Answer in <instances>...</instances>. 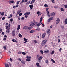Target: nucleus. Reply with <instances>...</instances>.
Wrapping results in <instances>:
<instances>
[{
    "instance_id": "obj_1",
    "label": "nucleus",
    "mask_w": 67,
    "mask_h": 67,
    "mask_svg": "<svg viewBox=\"0 0 67 67\" xmlns=\"http://www.w3.org/2000/svg\"><path fill=\"white\" fill-rule=\"evenodd\" d=\"M46 42H47V40H44L42 41L41 43V45L42 46H44L46 43Z\"/></svg>"
},
{
    "instance_id": "obj_2",
    "label": "nucleus",
    "mask_w": 67,
    "mask_h": 67,
    "mask_svg": "<svg viewBox=\"0 0 67 67\" xmlns=\"http://www.w3.org/2000/svg\"><path fill=\"white\" fill-rule=\"evenodd\" d=\"M47 33L48 35V37H49L50 34H51V29H48Z\"/></svg>"
},
{
    "instance_id": "obj_3",
    "label": "nucleus",
    "mask_w": 67,
    "mask_h": 67,
    "mask_svg": "<svg viewBox=\"0 0 67 67\" xmlns=\"http://www.w3.org/2000/svg\"><path fill=\"white\" fill-rule=\"evenodd\" d=\"M12 35L13 36H15V30H14L12 31Z\"/></svg>"
},
{
    "instance_id": "obj_4",
    "label": "nucleus",
    "mask_w": 67,
    "mask_h": 67,
    "mask_svg": "<svg viewBox=\"0 0 67 67\" xmlns=\"http://www.w3.org/2000/svg\"><path fill=\"white\" fill-rule=\"evenodd\" d=\"M60 21V19H59V18H58L57 20L56 21V24H58L59 21Z\"/></svg>"
},
{
    "instance_id": "obj_5",
    "label": "nucleus",
    "mask_w": 67,
    "mask_h": 67,
    "mask_svg": "<svg viewBox=\"0 0 67 67\" xmlns=\"http://www.w3.org/2000/svg\"><path fill=\"white\" fill-rule=\"evenodd\" d=\"M45 35H46V33L45 32H44L42 34V38H44L45 37Z\"/></svg>"
},
{
    "instance_id": "obj_6",
    "label": "nucleus",
    "mask_w": 67,
    "mask_h": 67,
    "mask_svg": "<svg viewBox=\"0 0 67 67\" xmlns=\"http://www.w3.org/2000/svg\"><path fill=\"white\" fill-rule=\"evenodd\" d=\"M6 28L7 30H10V26H6Z\"/></svg>"
},
{
    "instance_id": "obj_7",
    "label": "nucleus",
    "mask_w": 67,
    "mask_h": 67,
    "mask_svg": "<svg viewBox=\"0 0 67 67\" xmlns=\"http://www.w3.org/2000/svg\"><path fill=\"white\" fill-rule=\"evenodd\" d=\"M44 52L45 54H48L49 53V50H48L47 51H44Z\"/></svg>"
},
{
    "instance_id": "obj_8",
    "label": "nucleus",
    "mask_w": 67,
    "mask_h": 67,
    "mask_svg": "<svg viewBox=\"0 0 67 67\" xmlns=\"http://www.w3.org/2000/svg\"><path fill=\"white\" fill-rule=\"evenodd\" d=\"M25 15H29L30 14V12H28L25 13Z\"/></svg>"
},
{
    "instance_id": "obj_9",
    "label": "nucleus",
    "mask_w": 67,
    "mask_h": 67,
    "mask_svg": "<svg viewBox=\"0 0 67 67\" xmlns=\"http://www.w3.org/2000/svg\"><path fill=\"white\" fill-rule=\"evenodd\" d=\"M27 29H28V26H25L23 27V29L25 30Z\"/></svg>"
},
{
    "instance_id": "obj_10",
    "label": "nucleus",
    "mask_w": 67,
    "mask_h": 67,
    "mask_svg": "<svg viewBox=\"0 0 67 67\" xmlns=\"http://www.w3.org/2000/svg\"><path fill=\"white\" fill-rule=\"evenodd\" d=\"M42 24V23H39L37 24V26H38V27L39 26H40V25H41Z\"/></svg>"
},
{
    "instance_id": "obj_11",
    "label": "nucleus",
    "mask_w": 67,
    "mask_h": 67,
    "mask_svg": "<svg viewBox=\"0 0 67 67\" xmlns=\"http://www.w3.org/2000/svg\"><path fill=\"white\" fill-rule=\"evenodd\" d=\"M20 29V25H18V28H17L18 31H19Z\"/></svg>"
},
{
    "instance_id": "obj_12",
    "label": "nucleus",
    "mask_w": 67,
    "mask_h": 67,
    "mask_svg": "<svg viewBox=\"0 0 67 67\" xmlns=\"http://www.w3.org/2000/svg\"><path fill=\"white\" fill-rule=\"evenodd\" d=\"M55 15V13L53 12L51 13V16H54Z\"/></svg>"
},
{
    "instance_id": "obj_13",
    "label": "nucleus",
    "mask_w": 67,
    "mask_h": 67,
    "mask_svg": "<svg viewBox=\"0 0 67 67\" xmlns=\"http://www.w3.org/2000/svg\"><path fill=\"white\" fill-rule=\"evenodd\" d=\"M43 58V57L42 56H40L38 58V60H41Z\"/></svg>"
},
{
    "instance_id": "obj_14",
    "label": "nucleus",
    "mask_w": 67,
    "mask_h": 67,
    "mask_svg": "<svg viewBox=\"0 0 67 67\" xmlns=\"http://www.w3.org/2000/svg\"><path fill=\"white\" fill-rule=\"evenodd\" d=\"M21 64H25V62L23 60L21 61Z\"/></svg>"
},
{
    "instance_id": "obj_15",
    "label": "nucleus",
    "mask_w": 67,
    "mask_h": 67,
    "mask_svg": "<svg viewBox=\"0 0 67 67\" xmlns=\"http://www.w3.org/2000/svg\"><path fill=\"white\" fill-rule=\"evenodd\" d=\"M34 25V23H33V22H31V24H30L31 26H33Z\"/></svg>"
},
{
    "instance_id": "obj_16",
    "label": "nucleus",
    "mask_w": 67,
    "mask_h": 67,
    "mask_svg": "<svg viewBox=\"0 0 67 67\" xmlns=\"http://www.w3.org/2000/svg\"><path fill=\"white\" fill-rule=\"evenodd\" d=\"M5 67H9V65L8 64H5Z\"/></svg>"
},
{
    "instance_id": "obj_17",
    "label": "nucleus",
    "mask_w": 67,
    "mask_h": 67,
    "mask_svg": "<svg viewBox=\"0 0 67 67\" xmlns=\"http://www.w3.org/2000/svg\"><path fill=\"white\" fill-rule=\"evenodd\" d=\"M29 7H30L31 9H33V5H29Z\"/></svg>"
},
{
    "instance_id": "obj_18",
    "label": "nucleus",
    "mask_w": 67,
    "mask_h": 67,
    "mask_svg": "<svg viewBox=\"0 0 67 67\" xmlns=\"http://www.w3.org/2000/svg\"><path fill=\"white\" fill-rule=\"evenodd\" d=\"M37 22H35V21H34V25H35V24L37 25Z\"/></svg>"
},
{
    "instance_id": "obj_19",
    "label": "nucleus",
    "mask_w": 67,
    "mask_h": 67,
    "mask_svg": "<svg viewBox=\"0 0 67 67\" xmlns=\"http://www.w3.org/2000/svg\"><path fill=\"white\" fill-rule=\"evenodd\" d=\"M64 23L65 24H67V19L66 18L64 21Z\"/></svg>"
},
{
    "instance_id": "obj_20",
    "label": "nucleus",
    "mask_w": 67,
    "mask_h": 67,
    "mask_svg": "<svg viewBox=\"0 0 67 67\" xmlns=\"http://www.w3.org/2000/svg\"><path fill=\"white\" fill-rule=\"evenodd\" d=\"M40 52L41 53V54H42V55H43V54H44V52L42 50H40Z\"/></svg>"
},
{
    "instance_id": "obj_21",
    "label": "nucleus",
    "mask_w": 67,
    "mask_h": 67,
    "mask_svg": "<svg viewBox=\"0 0 67 67\" xmlns=\"http://www.w3.org/2000/svg\"><path fill=\"white\" fill-rule=\"evenodd\" d=\"M55 53V51H53L51 52V54L52 55H53V54H54Z\"/></svg>"
},
{
    "instance_id": "obj_22",
    "label": "nucleus",
    "mask_w": 67,
    "mask_h": 67,
    "mask_svg": "<svg viewBox=\"0 0 67 67\" xmlns=\"http://www.w3.org/2000/svg\"><path fill=\"white\" fill-rule=\"evenodd\" d=\"M51 60L52 61L53 63H55V60H53V59H51Z\"/></svg>"
},
{
    "instance_id": "obj_23",
    "label": "nucleus",
    "mask_w": 67,
    "mask_h": 67,
    "mask_svg": "<svg viewBox=\"0 0 67 67\" xmlns=\"http://www.w3.org/2000/svg\"><path fill=\"white\" fill-rule=\"evenodd\" d=\"M12 41L13 42H17V41H16V40H14V39H13L12 40Z\"/></svg>"
},
{
    "instance_id": "obj_24",
    "label": "nucleus",
    "mask_w": 67,
    "mask_h": 67,
    "mask_svg": "<svg viewBox=\"0 0 67 67\" xmlns=\"http://www.w3.org/2000/svg\"><path fill=\"white\" fill-rule=\"evenodd\" d=\"M26 62H30V59H26Z\"/></svg>"
},
{
    "instance_id": "obj_25",
    "label": "nucleus",
    "mask_w": 67,
    "mask_h": 67,
    "mask_svg": "<svg viewBox=\"0 0 67 67\" xmlns=\"http://www.w3.org/2000/svg\"><path fill=\"white\" fill-rule=\"evenodd\" d=\"M26 58H27V59H31V58L30 57H28L27 56L26 57Z\"/></svg>"
},
{
    "instance_id": "obj_26",
    "label": "nucleus",
    "mask_w": 67,
    "mask_h": 67,
    "mask_svg": "<svg viewBox=\"0 0 67 67\" xmlns=\"http://www.w3.org/2000/svg\"><path fill=\"white\" fill-rule=\"evenodd\" d=\"M44 6L45 7H48V5H47V4H44Z\"/></svg>"
},
{
    "instance_id": "obj_27",
    "label": "nucleus",
    "mask_w": 67,
    "mask_h": 67,
    "mask_svg": "<svg viewBox=\"0 0 67 67\" xmlns=\"http://www.w3.org/2000/svg\"><path fill=\"white\" fill-rule=\"evenodd\" d=\"M10 2L11 3H14V1H10V2Z\"/></svg>"
},
{
    "instance_id": "obj_28",
    "label": "nucleus",
    "mask_w": 67,
    "mask_h": 67,
    "mask_svg": "<svg viewBox=\"0 0 67 67\" xmlns=\"http://www.w3.org/2000/svg\"><path fill=\"white\" fill-rule=\"evenodd\" d=\"M6 32L7 33H10V32L9 31V30H7L6 31Z\"/></svg>"
},
{
    "instance_id": "obj_29",
    "label": "nucleus",
    "mask_w": 67,
    "mask_h": 67,
    "mask_svg": "<svg viewBox=\"0 0 67 67\" xmlns=\"http://www.w3.org/2000/svg\"><path fill=\"white\" fill-rule=\"evenodd\" d=\"M18 54H22V52H18Z\"/></svg>"
},
{
    "instance_id": "obj_30",
    "label": "nucleus",
    "mask_w": 67,
    "mask_h": 67,
    "mask_svg": "<svg viewBox=\"0 0 67 67\" xmlns=\"http://www.w3.org/2000/svg\"><path fill=\"white\" fill-rule=\"evenodd\" d=\"M42 18L41 17L40 19V22H42Z\"/></svg>"
},
{
    "instance_id": "obj_31",
    "label": "nucleus",
    "mask_w": 67,
    "mask_h": 67,
    "mask_svg": "<svg viewBox=\"0 0 67 67\" xmlns=\"http://www.w3.org/2000/svg\"><path fill=\"white\" fill-rule=\"evenodd\" d=\"M19 36L20 37H22V35H21L20 34H19Z\"/></svg>"
},
{
    "instance_id": "obj_32",
    "label": "nucleus",
    "mask_w": 67,
    "mask_h": 67,
    "mask_svg": "<svg viewBox=\"0 0 67 67\" xmlns=\"http://www.w3.org/2000/svg\"><path fill=\"white\" fill-rule=\"evenodd\" d=\"M24 41H25V42H27V39H26L25 38H24Z\"/></svg>"
},
{
    "instance_id": "obj_33",
    "label": "nucleus",
    "mask_w": 67,
    "mask_h": 67,
    "mask_svg": "<svg viewBox=\"0 0 67 67\" xmlns=\"http://www.w3.org/2000/svg\"><path fill=\"white\" fill-rule=\"evenodd\" d=\"M20 1H18L16 3L17 4H19L20 3Z\"/></svg>"
},
{
    "instance_id": "obj_34",
    "label": "nucleus",
    "mask_w": 67,
    "mask_h": 67,
    "mask_svg": "<svg viewBox=\"0 0 67 67\" xmlns=\"http://www.w3.org/2000/svg\"><path fill=\"white\" fill-rule=\"evenodd\" d=\"M54 8L55 9H57V8H58V7L57 6H54Z\"/></svg>"
},
{
    "instance_id": "obj_35",
    "label": "nucleus",
    "mask_w": 67,
    "mask_h": 67,
    "mask_svg": "<svg viewBox=\"0 0 67 67\" xmlns=\"http://www.w3.org/2000/svg\"><path fill=\"white\" fill-rule=\"evenodd\" d=\"M34 42H35V44L37 43L38 42L36 40H34Z\"/></svg>"
},
{
    "instance_id": "obj_36",
    "label": "nucleus",
    "mask_w": 67,
    "mask_h": 67,
    "mask_svg": "<svg viewBox=\"0 0 67 67\" xmlns=\"http://www.w3.org/2000/svg\"><path fill=\"white\" fill-rule=\"evenodd\" d=\"M40 28H39L38 27H37L36 29V30L37 31H40Z\"/></svg>"
},
{
    "instance_id": "obj_37",
    "label": "nucleus",
    "mask_w": 67,
    "mask_h": 67,
    "mask_svg": "<svg viewBox=\"0 0 67 67\" xmlns=\"http://www.w3.org/2000/svg\"><path fill=\"white\" fill-rule=\"evenodd\" d=\"M36 65L37 66H40V64H39V63H36Z\"/></svg>"
},
{
    "instance_id": "obj_38",
    "label": "nucleus",
    "mask_w": 67,
    "mask_h": 67,
    "mask_svg": "<svg viewBox=\"0 0 67 67\" xmlns=\"http://www.w3.org/2000/svg\"><path fill=\"white\" fill-rule=\"evenodd\" d=\"M60 10H61V11H64V9H63V8H61Z\"/></svg>"
},
{
    "instance_id": "obj_39",
    "label": "nucleus",
    "mask_w": 67,
    "mask_h": 67,
    "mask_svg": "<svg viewBox=\"0 0 67 67\" xmlns=\"http://www.w3.org/2000/svg\"><path fill=\"white\" fill-rule=\"evenodd\" d=\"M22 54H23V55H26V53H25L24 52H22Z\"/></svg>"
},
{
    "instance_id": "obj_40",
    "label": "nucleus",
    "mask_w": 67,
    "mask_h": 67,
    "mask_svg": "<svg viewBox=\"0 0 67 67\" xmlns=\"http://www.w3.org/2000/svg\"><path fill=\"white\" fill-rule=\"evenodd\" d=\"M34 3V0H32V1L30 3L31 4H32V3Z\"/></svg>"
},
{
    "instance_id": "obj_41",
    "label": "nucleus",
    "mask_w": 67,
    "mask_h": 67,
    "mask_svg": "<svg viewBox=\"0 0 67 67\" xmlns=\"http://www.w3.org/2000/svg\"><path fill=\"white\" fill-rule=\"evenodd\" d=\"M46 62L47 64H48V60H46Z\"/></svg>"
},
{
    "instance_id": "obj_42",
    "label": "nucleus",
    "mask_w": 67,
    "mask_h": 67,
    "mask_svg": "<svg viewBox=\"0 0 67 67\" xmlns=\"http://www.w3.org/2000/svg\"><path fill=\"white\" fill-rule=\"evenodd\" d=\"M49 19H50V20H53V18L52 17H51V18H50Z\"/></svg>"
},
{
    "instance_id": "obj_43",
    "label": "nucleus",
    "mask_w": 67,
    "mask_h": 67,
    "mask_svg": "<svg viewBox=\"0 0 67 67\" xmlns=\"http://www.w3.org/2000/svg\"><path fill=\"white\" fill-rule=\"evenodd\" d=\"M61 29H64V26H61Z\"/></svg>"
},
{
    "instance_id": "obj_44",
    "label": "nucleus",
    "mask_w": 67,
    "mask_h": 67,
    "mask_svg": "<svg viewBox=\"0 0 67 67\" xmlns=\"http://www.w3.org/2000/svg\"><path fill=\"white\" fill-rule=\"evenodd\" d=\"M41 14H42V13L40 12L38 14V16H39V15H41Z\"/></svg>"
},
{
    "instance_id": "obj_45",
    "label": "nucleus",
    "mask_w": 67,
    "mask_h": 67,
    "mask_svg": "<svg viewBox=\"0 0 67 67\" xmlns=\"http://www.w3.org/2000/svg\"><path fill=\"white\" fill-rule=\"evenodd\" d=\"M25 1V0H22L21 2V3H24V2Z\"/></svg>"
},
{
    "instance_id": "obj_46",
    "label": "nucleus",
    "mask_w": 67,
    "mask_h": 67,
    "mask_svg": "<svg viewBox=\"0 0 67 67\" xmlns=\"http://www.w3.org/2000/svg\"><path fill=\"white\" fill-rule=\"evenodd\" d=\"M2 29L0 28V33L2 32Z\"/></svg>"
},
{
    "instance_id": "obj_47",
    "label": "nucleus",
    "mask_w": 67,
    "mask_h": 67,
    "mask_svg": "<svg viewBox=\"0 0 67 67\" xmlns=\"http://www.w3.org/2000/svg\"><path fill=\"white\" fill-rule=\"evenodd\" d=\"M4 49L5 50L6 49V47L5 46H4L3 47Z\"/></svg>"
},
{
    "instance_id": "obj_48",
    "label": "nucleus",
    "mask_w": 67,
    "mask_h": 67,
    "mask_svg": "<svg viewBox=\"0 0 67 67\" xmlns=\"http://www.w3.org/2000/svg\"><path fill=\"white\" fill-rule=\"evenodd\" d=\"M31 29H32V27H28V29L29 30H31Z\"/></svg>"
},
{
    "instance_id": "obj_49",
    "label": "nucleus",
    "mask_w": 67,
    "mask_h": 67,
    "mask_svg": "<svg viewBox=\"0 0 67 67\" xmlns=\"http://www.w3.org/2000/svg\"><path fill=\"white\" fill-rule=\"evenodd\" d=\"M24 15H25V17L26 18H27V17H28L27 15H25V14H24Z\"/></svg>"
},
{
    "instance_id": "obj_50",
    "label": "nucleus",
    "mask_w": 67,
    "mask_h": 67,
    "mask_svg": "<svg viewBox=\"0 0 67 67\" xmlns=\"http://www.w3.org/2000/svg\"><path fill=\"white\" fill-rule=\"evenodd\" d=\"M4 12H3L1 14V15L2 16L3 15H4Z\"/></svg>"
},
{
    "instance_id": "obj_51",
    "label": "nucleus",
    "mask_w": 67,
    "mask_h": 67,
    "mask_svg": "<svg viewBox=\"0 0 67 67\" xmlns=\"http://www.w3.org/2000/svg\"><path fill=\"white\" fill-rule=\"evenodd\" d=\"M5 19V17H3L2 18V20H4Z\"/></svg>"
},
{
    "instance_id": "obj_52",
    "label": "nucleus",
    "mask_w": 67,
    "mask_h": 67,
    "mask_svg": "<svg viewBox=\"0 0 67 67\" xmlns=\"http://www.w3.org/2000/svg\"><path fill=\"white\" fill-rule=\"evenodd\" d=\"M22 15V13H20L19 14V16H21V15Z\"/></svg>"
},
{
    "instance_id": "obj_53",
    "label": "nucleus",
    "mask_w": 67,
    "mask_h": 67,
    "mask_svg": "<svg viewBox=\"0 0 67 67\" xmlns=\"http://www.w3.org/2000/svg\"><path fill=\"white\" fill-rule=\"evenodd\" d=\"M10 21L11 22H12L13 21V19H11L10 20Z\"/></svg>"
},
{
    "instance_id": "obj_54",
    "label": "nucleus",
    "mask_w": 67,
    "mask_h": 67,
    "mask_svg": "<svg viewBox=\"0 0 67 67\" xmlns=\"http://www.w3.org/2000/svg\"><path fill=\"white\" fill-rule=\"evenodd\" d=\"M64 7L65 8H67V5H64Z\"/></svg>"
},
{
    "instance_id": "obj_55",
    "label": "nucleus",
    "mask_w": 67,
    "mask_h": 67,
    "mask_svg": "<svg viewBox=\"0 0 67 67\" xmlns=\"http://www.w3.org/2000/svg\"><path fill=\"white\" fill-rule=\"evenodd\" d=\"M48 9H49V8H47L46 9V11H48Z\"/></svg>"
},
{
    "instance_id": "obj_56",
    "label": "nucleus",
    "mask_w": 67,
    "mask_h": 67,
    "mask_svg": "<svg viewBox=\"0 0 67 67\" xmlns=\"http://www.w3.org/2000/svg\"><path fill=\"white\" fill-rule=\"evenodd\" d=\"M33 32V31L32 30H31L30 31V33H32Z\"/></svg>"
},
{
    "instance_id": "obj_57",
    "label": "nucleus",
    "mask_w": 67,
    "mask_h": 67,
    "mask_svg": "<svg viewBox=\"0 0 67 67\" xmlns=\"http://www.w3.org/2000/svg\"><path fill=\"white\" fill-rule=\"evenodd\" d=\"M9 66L10 67H11L12 66V65H11V63H9Z\"/></svg>"
},
{
    "instance_id": "obj_58",
    "label": "nucleus",
    "mask_w": 67,
    "mask_h": 67,
    "mask_svg": "<svg viewBox=\"0 0 67 67\" xmlns=\"http://www.w3.org/2000/svg\"><path fill=\"white\" fill-rule=\"evenodd\" d=\"M51 21V20H50L49 19L48 20V22H50Z\"/></svg>"
},
{
    "instance_id": "obj_59",
    "label": "nucleus",
    "mask_w": 67,
    "mask_h": 67,
    "mask_svg": "<svg viewBox=\"0 0 67 67\" xmlns=\"http://www.w3.org/2000/svg\"><path fill=\"white\" fill-rule=\"evenodd\" d=\"M53 3H55V1L54 0H51Z\"/></svg>"
},
{
    "instance_id": "obj_60",
    "label": "nucleus",
    "mask_w": 67,
    "mask_h": 67,
    "mask_svg": "<svg viewBox=\"0 0 67 67\" xmlns=\"http://www.w3.org/2000/svg\"><path fill=\"white\" fill-rule=\"evenodd\" d=\"M10 62H12L13 61L12 59L11 58H10Z\"/></svg>"
},
{
    "instance_id": "obj_61",
    "label": "nucleus",
    "mask_w": 67,
    "mask_h": 67,
    "mask_svg": "<svg viewBox=\"0 0 67 67\" xmlns=\"http://www.w3.org/2000/svg\"><path fill=\"white\" fill-rule=\"evenodd\" d=\"M19 13H20L19 11H18L17 12V14H19Z\"/></svg>"
},
{
    "instance_id": "obj_62",
    "label": "nucleus",
    "mask_w": 67,
    "mask_h": 67,
    "mask_svg": "<svg viewBox=\"0 0 67 67\" xmlns=\"http://www.w3.org/2000/svg\"><path fill=\"white\" fill-rule=\"evenodd\" d=\"M3 40V41H5L6 40V38H4Z\"/></svg>"
},
{
    "instance_id": "obj_63",
    "label": "nucleus",
    "mask_w": 67,
    "mask_h": 67,
    "mask_svg": "<svg viewBox=\"0 0 67 67\" xmlns=\"http://www.w3.org/2000/svg\"><path fill=\"white\" fill-rule=\"evenodd\" d=\"M24 17H22L21 18V20H24Z\"/></svg>"
},
{
    "instance_id": "obj_64",
    "label": "nucleus",
    "mask_w": 67,
    "mask_h": 67,
    "mask_svg": "<svg viewBox=\"0 0 67 67\" xmlns=\"http://www.w3.org/2000/svg\"><path fill=\"white\" fill-rule=\"evenodd\" d=\"M10 16L11 18H12V14H10Z\"/></svg>"
}]
</instances>
